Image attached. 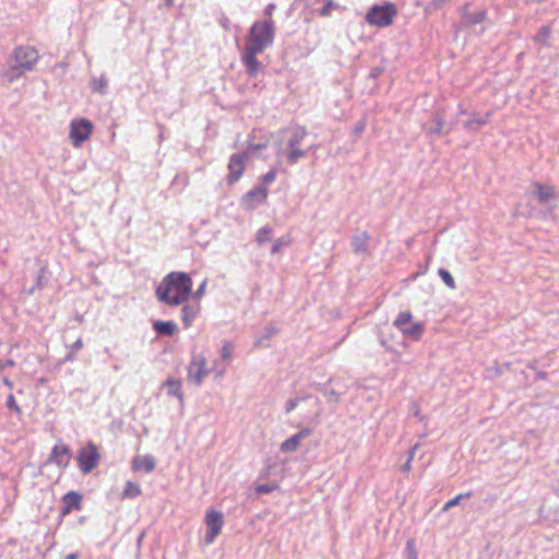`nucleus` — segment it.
<instances>
[{"label": "nucleus", "mask_w": 559, "mask_h": 559, "mask_svg": "<svg viewBox=\"0 0 559 559\" xmlns=\"http://www.w3.org/2000/svg\"><path fill=\"white\" fill-rule=\"evenodd\" d=\"M275 38V25L272 20L255 21L247 35V43L241 53V61L249 76L254 78L263 70V64L257 59Z\"/></svg>", "instance_id": "obj_1"}, {"label": "nucleus", "mask_w": 559, "mask_h": 559, "mask_svg": "<svg viewBox=\"0 0 559 559\" xmlns=\"http://www.w3.org/2000/svg\"><path fill=\"white\" fill-rule=\"evenodd\" d=\"M323 393L335 403L340 401V397L343 394V392H338L334 389H329L328 386L324 389Z\"/></svg>", "instance_id": "obj_38"}, {"label": "nucleus", "mask_w": 559, "mask_h": 559, "mask_svg": "<svg viewBox=\"0 0 559 559\" xmlns=\"http://www.w3.org/2000/svg\"><path fill=\"white\" fill-rule=\"evenodd\" d=\"M108 81L105 75H100L99 78H94L91 81V87L94 92L99 94H105L107 90Z\"/></svg>", "instance_id": "obj_28"}, {"label": "nucleus", "mask_w": 559, "mask_h": 559, "mask_svg": "<svg viewBox=\"0 0 559 559\" xmlns=\"http://www.w3.org/2000/svg\"><path fill=\"white\" fill-rule=\"evenodd\" d=\"M273 490V488L270 485H260L257 487V492L259 493H269Z\"/></svg>", "instance_id": "obj_45"}, {"label": "nucleus", "mask_w": 559, "mask_h": 559, "mask_svg": "<svg viewBox=\"0 0 559 559\" xmlns=\"http://www.w3.org/2000/svg\"><path fill=\"white\" fill-rule=\"evenodd\" d=\"M404 336L418 341L424 334V324L415 322L409 311H402L397 314L393 322Z\"/></svg>", "instance_id": "obj_6"}, {"label": "nucleus", "mask_w": 559, "mask_h": 559, "mask_svg": "<svg viewBox=\"0 0 559 559\" xmlns=\"http://www.w3.org/2000/svg\"><path fill=\"white\" fill-rule=\"evenodd\" d=\"M412 411H413V415L416 418H418L420 421H424L426 419L424 416L420 415L419 406L416 403L412 404Z\"/></svg>", "instance_id": "obj_43"}, {"label": "nucleus", "mask_w": 559, "mask_h": 559, "mask_svg": "<svg viewBox=\"0 0 559 559\" xmlns=\"http://www.w3.org/2000/svg\"><path fill=\"white\" fill-rule=\"evenodd\" d=\"M204 521L206 525L204 543L206 545H211L214 543L215 538L221 534L224 524L223 513L214 509H210L205 514Z\"/></svg>", "instance_id": "obj_8"}, {"label": "nucleus", "mask_w": 559, "mask_h": 559, "mask_svg": "<svg viewBox=\"0 0 559 559\" xmlns=\"http://www.w3.org/2000/svg\"><path fill=\"white\" fill-rule=\"evenodd\" d=\"M5 405H7V407L9 409L13 411L16 414H21L22 413V411H21L20 406L17 405L13 394H9L8 395Z\"/></svg>", "instance_id": "obj_37"}, {"label": "nucleus", "mask_w": 559, "mask_h": 559, "mask_svg": "<svg viewBox=\"0 0 559 559\" xmlns=\"http://www.w3.org/2000/svg\"><path fill=\"white\" fill-rule=\"evenodd\" d=\"M534 188L533 193L542 205H548L551 201H556L559 198V193L556 192L552 186L535 182Z\"/></svg>", "instance_id": "obj_15"}, {"label": "nucleus", "mask_w": 559, "mask_h": 559, "mask_svg": "<svg viewBox=\"0 0 559 559\" xmlns=\"http://www.w3.org/2000/svg\"><path fill=\"white\" fill-rule=\"evenodd\" d=\"M276 178V170L271 169L265 175L261 177V181L263 185H270L275 181Z\"/></svg>", "instance_id": "obj_39"}, {"label": "nucleus", "mask_w": 559, "mask_h": 559, "mask_svg": "<svg viewBox=\"0 0 559 559\" xmlns=\"http://www.w3.org/2000/svg\"><path fill=\"white\" fill-rule=\"evenodd\" d=\"M418 448H419V443H416V444H414V445L411 448V450H409V452H408V459H407V460L413 461L414 455H415V452L417 451V449H418Z\"/></svg>", "instance_id": "obj_51"}, {"label": "nucleus", "mask_w": 559, "mask_h": 559, "mask_svg": "<svg viewBox=\"0 0 559 559\" xmlns=\"http://www.w3.org/2000/svg\"><path fill=\"white\" fill-rule=\"evenodd\" d=\"M540 377H542V378H545V377H546V373H545V372H542V373H540Z\"/></svg>", "instance_id": "obj_60"}, {"label": "nucleus", "mask_w": 559, "mask_h": 559, "mask_svg": "<svg viewBox=\"0 0 559 559\" xmlns=\"http://www.w3.org/2000/svg\"><path fill=\"white\" fill-rule=\"evenodd\" d=\"M12 58L14 64L4 73L9 82H13L24 73L33 71L39 60V53L32 46H17L12 52Z\"/></svg>", "instance_id": "obj_4"}, {"label": "nucleus", "mask_w": 559, "mask_h": 559, "mask_svg": "<svg viewBox=\"0 0 559 559\" xmlns=\"http://www.w3.org/2000/svg\"><path fill=\"white\" fill-rule=\"evenodd\" d=\"M275 8H276V7H275V3H269V4L265 7V9H264V12H263V13H264V15H265L266 17H269V20H272L271 17H272V14H273V12H274Z\"/></svg>", "instance_id": "obj_44"}, {"label": "nucleus", "mask_w": 559, "mask_h": 559, "mask_svg": "<svg viewBox=\"0 0 559 559\" xmlns=\"http://www.w3.org/2000/svg\"><path fill=\"white\" fill-rule=\"evenodd\" d=\"M290 245V237L288 235L282 236L276 239L271 248V254H276L281 251L282 248L288 247Z\"/></svg>", "instance_id": "obj_30"}, {"label": "nucleus", "mask_w": 559, "mask_h": 559, "mask_svg": "<svg viewBox=\"0 0 559 559\" xmlns=\"http://www.w3.org/2000/svg\"><path fill=\"white\" fill-rule=\"evenodd\" d=\"M93 124L88 119L81 118L72 120L69 135L73 146H81L91 136Z\"/></svg>", "instance_id": "obj_7"}, {"label": "nucleus", "mask_w": 559, "mask_h": 559, "mask_svg": "<svg viewBox=\"0 0 559 559\" xmlns=\"http://www.w3.org/2000/svg\"><path fill=\"white\" fill-rule=\"evenodd\" d=\"M340 5L334 2L333 0H328L324 5L318 10L319 15L321 16H329L332 12V10L337 9Z\"/></svg>", "instance_id": "obj_32"}, {"label": "nucleus", "mask_w": 559, "mask_h": 559, "mask_svg": "<svg viewBox=\"0 0 559 559\" xmlns=\"http://www.w3.org/2000/svg\"><path fill=\"white\" fill-rule=\"evenodd\" d=\"M269 195V190L264 186L255 187L250 190L245 195V202L249 207H255L258 204H261L266 201Z\"/></svg>", "instance_id": "obj_18"}, {"label": "nucleus", "mask_w": 559, "mask_h": 559, "mask_svg": "<svg viewBox=\"0 0 559 559\" xmlns=\"http://www.w3.org/2000/svg\"><path fill=\"white\" fill-rule=\"evenodd\" d=\"M267 146V141H262V142H259V143H253V142H249V148L251 151H260V150H263Z\"/></svg>", "instance_id": "obj_41"}, {"label": "nucleus", "mask_w": 559, "mask_h": 559, "mask_svg": "<svg viewBox=\"0 0 559 559\" xmlns=\"http://www.w3.org/2000/svg\"><path fill=\"white\" fill-rule=\"evenodd\" d=\"M153 329L158 335L171 336L177 331V324L173 321H155Z\"/></svg>", "instance_id": "obj_22"}, {"label": "nucleus", "mask_w": 559, "mask_h": 559, "mask_svg": "<svg viewBox=\"0 0 559 559\" xmlns=\"http://www.w3.org/2000/svg\"><path fill=\"white\" fill-rule=\"evenodd\" d=\"M82 495L76 491H69L62 497L61 515L66 516L74 510L81 509Z\"/></svg>", "instance_id": "obj_16"}, {"label": "nucleus", "mask_w": 559, "mask_h": 559, "mask_svg": "<svg viewBox=\"0 0 559 559\" xmlns=\"http://www.w3.org/2000/svg\"><path fill=\"white\" fill-rule=\"evenodd\" d=\"M418 448H419V443H416V444H414V445L411 448V450H409V452H408V459H407V460L413 461L414 455H415V452L417 451V449H418Z\"/></svg>", "instance_id": "obj_50"}, {"label": "nucleus", "mask_w": 559, "mask_h": 559, "mask_svg": "<svg viewBox=\"0 0 559 559\" xmlns=\"http://www.w3.org/2000/svg\"><path fill=\"white\" fill-rule=\"evenodd\" d=\"M300 403H305L310 405L312 408H314L313 413H308L304 415L302 423L310 424L312 421H317L319 418V399L313 397L311 395H305L299 397L290 399L286 402L285 405V412L289 414L292 411H294Z\"/></svg>", "instance_id": "obj_11"}, {"label": "nucleus", "mask_w": 559, "mask_h": 559, "mask_svg": "<svg viewBox=\"0 0 559 559\" xmlns=\"http://www.w3.org/2000/svg\"><path fill=\"white\" fill-rule=\"evenodd\" d=\"M490 112H487L485 117L474 115L472 119L466 120L463 126L468 131H478L483 126L487 124Z\"/></svg>", "instance_id": "obj_23"}, {"label": "nucleus", "mask_w": 559, "mask_h": 559, "mask_svg": "<svg viewBox=\"0 0 559 559\" xmlns=\"http://www.w3.org/2000/svg\"><path fill=\"white\" fill-rule=\"evenodd\" d=\"M181 319L185 326H190L195 319L197 310L192 306H183L181 309Z\"/></svg>", "instance_id": "obj_27"}, {"label": "nucleus", "mask_w": 559, "mask_h": 559, "mask_svg": "<svg viewBox=\"0 0 559 559\" xmlns=\"http://www.w3.org/2000/svg\"><path fill=\"white\" fill-rule=\"evenodd\" d=\"M224 373V370L218 371V376H222Z\"/></svg>", "instance_id": "obj_61"}, {"label": "nucleus", "mask_w": 559, "mask_h": 559, "mask_svg": "<svg viewBox=\"0 0 559 559\" xmlns=\"http://www.w3.org/2000/svg\"><path fill=\"white\" fill-rule=\"evenodd\" d=\"M362 129H364V124H360V126H357V127H356V131H357V132H360Z\"/></svg>", "instance_id": "obj_57"}, {"label": "nucleus", "mask_w": 559, "mask_h": 559, "mask_svg": "<svg viewBox=\"0 0 559 559\" xmlns=\"http://www.w3.org/2000/svg\"><path fill=\"white\" fill-rule=\"evenodd\" d=\"M218 24L226 31V32H229L230 31V20L225 15V14H221L219 19H218Z\"/></svg>", "instance_id": "obj_40"}, {"label": "nucleus", "mask_w": 559, "mask_h": 559, "mask_svg": "<svg viewBox=\"0 0 559 559\" xmlns=\"http://www.w3.org/2000/svg\"><path fill=\"white\" fill-rule=\"evenodd\" d=\"M143 537H144V533H142L139 538H138V543L140 544L142 540H143Z\"/></svg>", "instance_id": "obj_59"}, {"label": "nucleus", "mask_w": 559, "mask_h": 559, "mask_svg": "<svg viewBox=\"0 0 559 559\" xmlns=\"http://www.w3.org/2000/svg\"><path fill=\"white\" fill-rule=\"evenodd\" d=\"M444 127V121L440 116H436L435 118V127L429 130L430 134H440Z\"/></svg>", "instance_id": "obj_36"}, {"label": "nucleus", "mask_w": 559, "mask_h": 559, "mask_svg": "<svg viewBox=\"0 0 559 559\" xmlns=\"http://www.w3.org/2000/svg\"><path fill=\"white\" fill-rule=\"evenodd\" d=\"M369 235L364 231L359 235H355L352 239V247L356 254H362L368 251Z\"/></svg>", "instance_id": "obj_20"}, {"label": "nucleus", "mask_w": 559, "mask_h": 559, "mask_svg": "<svg viewBox=\"0 0 559 559\" xmlns=\"http://www.w3.org/2000/svg\"><path fill=\"white\" fill-rule=\"evenodd\" d=\"M2 382L8 389L11 390L13 388V383L8 377H3Z\"/></svg>", "instance_id": "obj_54"}, {"label": "nucleus", "mask_w": 559, "mask_h": 559, "mask_svg": "<svg viewBox=\"0 0 559 559\" xmlns=\"http://www.w3.org/2000/svg\"><path fill=\"white\" fill-rule=\"evenodd\" d=\"M418 448H419V443H416V444H414V445L411 448V450H409V452H408V459H407V460L413 461L414 455H415V452L417 451V449H418Z\"/></svg>", "instance_id": "obj_48"}, {"label": "nucleus", "mask_w": 559, "mask_h": 559, "mask_svg": "<svg viewBox=\"0 0 559 559\" xmlns=\"http://www.w3.org/2000/svg\"><path fill=\"white\" fill-rule=\"evenodd\" d=\"M192 278L185 272H170L156 288L158 301L168 306L185 304L192 294Z\"/></svg>", "instance_id": "obj_2"}, {"label": "nucleus", "mask_w": 559, "mask_h": 559, "mask_svg": "<svg viewBox=\"0 0 559 559\" xmlns=\"http://www.w3.org/2000/svg\"><path fill=\"white\" fill-rule=\"evenodd\" d=\"M311 433H312V428H309V427L302 428L299 432L293 435L292 437H289L288 439L283 441L280 445V450L283 453L296 452L300 447L301 440L309 437Z\"/></svg>", "instance_id": "obj_14"}, {"label": "nucleus", "mask_w": 559, "mask_h": 559, "mask_svg": "<svg viewBox=\"0 0 559 559\" xmlns=\"http://www.w3.org/2000/svg\"><path fill=\"white\" fill-rule=\"evenodd\" d=\"M249 155L246 152L235 153L230 156L228 163L227 182L233 185L237 182L243 174L246 162Z\"/></svg>", "instance_id": "obj_12"}, {"label": "nucleus", "mask_w": 559, "mask_h": 559, "mask_svg": "<svg viewBox=\"0 0 559 559\" xmlns=\"http://www.w3.org/2000/svg\"><path fill=\"white\" fill-rule=\"evenodd\" d=\"M450 0H431L428 4L429 8H432L433 10H438L442 8L447 2Z\"/></svg>", "instance_id": "obj_42"}, {"label": "nucleus", "mask_w": 559, "mask_h": 559, "mask_svg": "<svg viewBox=\"0 0 559 559\" xmlns=\"http://www.w3.org/2000/svg\"><path fill=\"white\" fill-rule=\"evenodd\" d=\"M15 362L12 359H8L5 362L0 361V372L4 370L7 367H13Z\"/></svg>", "instance_id": "obj_47"}, {"label": "nucleus", "mask_w": 559, "mask_h": 559, "mask_svg": "<svg viewBox=\"0 0 559 559\" xmlns=\"http://www.w3.org/2000/svg\"><path fill=\"white\" fill-rule=\"evenodd\" d=\"M64 559H79L76 554H69Z\"/></svg>", "instance_id": "obj_56"}, {"label": "nucleus", "mask_w": 559, "mask_h": 559, "mask_svg": "<svg viewBox=\"0 0 559 559\" xmlns=\"http://www.w3.org/2000/svg\"><path fill=\"white\" fill-rule=\"evenodd\" d=\"M205 286H206V282H203L200 285V287L197 289L195 297H200L204 293Z\"/></svg>", "instance_id": "obj_53"}, {"label": "nucleus", "mask_w": 559, "mask_h": 559, "mask_svg": "<svg viewBox=\"0 0 559 559\" xmlns=\"http://www.w3.org/2000/svg\"><path fill=\"white\" fill-rule=\"evenodd\" d=\"M414 543L413 540L407 542V548L411 549L409 559H416L415 550L413 549Z\"/></svg>", "instance_id": "obj_52"}, {"label": "nucleus", "mask_w": 559, "mask_h": 559, "mask_svg": "<svg viewBox=\"0 0 559 559\" xmlns=\"http://www.w3.org/2000/svg\"><path fill=\"white\" fill-rule=\"evenodd\" d=\"M472 497V492H464V493H460L457 495L456 497H454L453 499L449 500L442 508V511H448L450 510L451 508L455 507L459 504V502L461 501V499L463 498H469Z\"/></svg>", "instance_id": "obj_33"}, {"label": "nucleus", "mask_w": 559, "mask_h": 559, "mask_svg": "<svg viewBox=\"0 0 559 559\" xmlns=\"http://www.w3.org/2000/svg\"><path fill=\"white\" fill-rule=\"evenodd\" d=\"M99 462V453L96 445L90 442L85 448H82L78 455L79 468L83 474L92 472Z\"/></svg>", "instance_id": "obj_10"}, {"label": "nucleus", "mask_w": 559, "mask_h": 559, "mask_svg": "<svg viewBox=\"0 0 559 559\" xmlns=\"http://www.w3.org/2000/svg\"><path fill=\"white\" fill-rule=\"evenodd\" d=\"M273 236V229L271 226H263L257 231L255 240L259 246L264 245L270 241Z\"/></svg>", "instance_id": "obj_26"}, {"label": "nucleus", "mask_w": 559, "mask_h": 559, "mask_svg": "<svg viewBox=\"0 0 559 559\" xmlns=\"http://www.w3.org/2000/svg\"><path fill=\"white\" fill-rule=\"evenodd\" d=\"M438 274L449 288L454 289L456 287L455 281L448 270L441 267L438 270Z\"/></svg>", "instance_id": "obj_31"}, {"label": "nucleus", "mask_w": 559, "mask_h": 559, "mask_svg": "<svg viewBox=\"0 0 559 559\" xmlns=\"http://www.w3.org/2000/svg\"><path fill=\"white\" fill-rule=\"evenodd\" d=\"M45 267H41L37 277H36V283H35V286H33L27 293L29 295L34 294L35 289H41L44 287V284H43V278H44V275H45Z\"/></svg>", "instance_id": "obj_35"}, {"label": "nucleus", "mask_w": 559, "mask_h": 559, "mask_svg": "<svg viewBox=\"0 0 559 559\" xmlns=\"http://www.w3.org/2000/svg\"><path fill=\"white\" fill-rule=\"evenodd\" d=\"M551 35V28L549 25H544L539 28L534 37V40L543 46H549V38Z\"/></svg>", "instance_id": "obj_25"}, {"label": "nucleus", "mask_w": 559, "mask_h": 559, "mask_svg": "<svg viewBox=\"0 0 559 559\" xmlns=\"http://www.w3.org/2000/svg\"><path fill=\"white\" fill-rule=\"evenodd\" d=\"M396 15V5L392 2H386L372 5L366 13L365 21L371 26L386 27L393 23Z\"/></svg>", "instance_id": "obj_5"}, {"label": "nucleus", "mask_w": 559, "mask_h": 559, "mask_svg": "<svg viewBox=\"0 0 559 559\" xmlns=\"http://www.w3.org/2000/svg\"><path fill=\"white\" fill-rule=\"evenodd\" d=\"M155 465V459L152 455L135 456L132 462L133 469H143L145 473L153 472Z\"/></svg>", "instance_id": "obj_19"}, {"label": "nucleus", "mask_w": 559, "mask_h": 559, "mask_svg": "<svg viewBox=\"0 0 559 559\" xmlns=\"http://www.w3.org/2000/svg\"><path fill=\"white\" fill-rule=\"evenodd\" d=\"M71 455L72 451L70 447L59 441L52 448L48 461L55 463L59 467H67Z\"/></svg>", "instance_id": "obj_13"}, {"label": "nucleus", "mask_w": 559, "mask_h": 559, "mask_svg": "<svg viewBox=\"0 0 559 559\" xmlns=\"http://www.w3.org/2000/svg\"><path fill=\"white\" fill-rule=\"evenodd\" d=\"M278 332V329L273 326V325H269L264 329V334L262 336H260L259 338L255 340L254 342V346H267V344H264V341H267L270 340L273 335H275L276 333Z\"/></svg>", "instance_id": "obj_29"}, {"label": "nucleus", "mask_w": 559, "mask_h": 559, "mask_svg": "<svg viewBox=\"0 0 559 559\" xmlns=\"http://www.w3.org/2000/svg\"><path fill=\"white\" fill-rule=\"evenodd\" d=\"M164 388H167V394L178 399L179 403L183 404V395L181 392V381L169 377L164 383Z\"/></svg>", "instance_id": "obj_21"}, {"label": "nucleus", "mask_w": 559, "mask_h": 559, "mask_svg": "<svg viewBox=\"0 0 559 559\" xmlns=\"http://www.w3.org/2000/svg\"><path fill=\"white\" fill-rule=\"evenodd\" d=\"M486 10H477L475 12H471L469 4H466L461 9V17L465 26L481 23L486 19Z\"/></svg>", "instance_id": "obj_17"}, {"label": "nucleus", "mask_w": 559, "mask_h": 559, "mask_svg": "<svg viewBox=\"0 0 559 559\" xmlns=\"http://www.w3.org/2000/svg\"><path fill=\"white\" fill-rule=\"evenodd\" d=\"M412 468V461L407 460L406 463L402 466V471L404 473H408Z\"/></svg>", "instance_id": "obj_55"}, {"label": "nucleus", "mask_w": 559, "mask_h": 559, "mask_svg": "<svg viewBox=\"0 0 559 559\" xmlns=\"http://www.w3.org/2000/svg\"><path fill=\"white\" fill-rule=\"evenodd\" d=\"M206 360L202 354H192L191 361L188 366V380L200 386L204 378L210 373V369L205 367Z\"/></svg>", "instance_id": "obj_9"}, {"label": "nucleus", "mask_w": 559, "mask_h": 559, "mask_svg": "<svg viewBox=\"0 0 559 559\" xmlns=\"http://www.w3.org/2000/svg\"><path fill=\"white\" fill-rule=\"evenodd\" d=\"M234 346L230 342H224L222 349H221V356L224 360H229L231 358Z\"/></svg>", "instance_id": "obj_34"}, {"label": "nucleus", "mask_w": 559, "mask_h": 559, "mask_svg": "<svg viewBox=\"0 0 559 559\" xmlns=\"http://www.w3.org/2000/svg\"><path fill=\"white\" fill-rule=\"evenodd\" d=\"M418 448H419V443H416V444H414V445L411 448V450H409V452H408V459H407V460L413 461L414 455H415V452L417 451V449H418Z\"/></svg>", "instance_id": "obj_49"}, {"label": "nucleus", "mask_w": 559, "mask_h": 559, "mask_svg": "<svg viewBox=\"0 0 559 559\" xmlns=\"http://www.w3.org/2000/svg\"><path fill=\"white\" fill-rule=\"evenodd\" d=\"M141 488L138 484L128 480L122 491V498L132 499L141 495Z\"/></svg>", "instance_id": "obj_24"}, {"label": "nucleus", "mask_w": 559, "mask_h": 559, "mask_svg": "<svg viewBox=\"0 0 559 559\" xmlns=\"http://www.w3.org/2000/svg\"><path fill=\"white\" fill-rule=\"evenodd\" d=\"M67 360H73V355L72 354H68L67 357H66Z\"/></svg>", "instance_id": "obj_58"}, {"label": "nucleus", "mask_w": 559, "mask_h": 559, "mask_svg": "<svg viewBox=\"0 0 559 559\" xmlns=\"http://www.w3.org/2000/svg\"><path fill=\"white\" fill-rule=\"evenodd\" d=\"M83 347V342H82V338H78L72 345H71V349L76 352V350H80L81 348Z\"/></svg>", "instance_id": "obj_46"}, {"label": "nucleus", "mask_w": 559, "mask_h": 559, "mask_svg": "<svg viewBox=\"0 0 559 559\" xmlns=\"http://www.w3.org/2000/svg\"><path fill=\"white\" fill-rule=\"evenodd\" d=\"M281 139L274 143L277 158L285 157L289 165H295L307 155L300 147L307 136L305 127L294 126L280 131Z\"/></svg>", "instance_id": "obj_3"}]
</instances>
